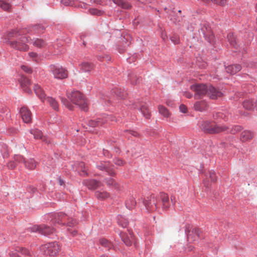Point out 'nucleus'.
<instances>
[{
    "mask_svg": "<svg viewBox=\"0 0 257 257\" xmlns=\"http://www.w3.org/2000/svg\"><path fill=\"white\" fill-rule=\"evenodd\" d=\"M20 113L23 121L25 123H29L31 121V112L26 107H22L20 110Z\"/></svg>",
    "mask_w": 257,
    "mask_h": 257,
    "instance_id": "nucleus-15",
    "label": "nucleus"
},
{
    "mask_svg": "<svg viewBox=\"0 0 257 257\" xmlns=\"http://www.w3.org/2000/svg\"><path fill=\"white\" fill-rule=\"evenodd\" d=\"M139 110L143 114V116L147 119L150 118L151 113L148 107L146 105H142Z\"/></svg>",
    "mask_w": 257,
    "mask_h": 257,
    "instance_id": "nucleus-39",
    "label": "nucleus"
},
{
    "mask_svg": "<svg viewBox=\"0 0 257 257\" xmlns=\"http://www.w3.org/2000/svg\"><path fill=\"white\" fill-rule=\"evenodd\" d=\"M114 118L112 116L104 114L102 118L98 117L96 119L90 120L88 122V125L91 127H96L103 123L108 122L109 120L113 121Z\"/></svg>",
    "mask_w": 257,
    "mask_h": 257,
    "instance_id": "nucleus-11",
    "label": "nucleus"
},
{
    "mask_svg": "<svg viewBox=\"0 0 257 257\" xmlns=\"http://www.w3.org/2000/svg\"><path fill=\"white\" fill-rule=\"evenodd\" d=\"M242 105L247 110H253L257 108V101L254 99H247L242 102Z\"/></svg>",
    "mask_w": 257,
    "mask_h": 257,
    "instance_id": "nucleus-17",
    "label": "nucleus"
},
{
    "mask_svg": "<svg viewBox=\"0 0 257 257\" xmlns=\"http://www.w3.org/2000/svg\"><path fill=\"white\" fill-rule=\"evenodd\" d=\"M242 128L241 126L238 125H234L231 128H229L227 126V130L224 132H227V133H229L231 134H235L238 132H240L242 130Z\"/></svg>",
    "mask_w": 257,
    "mask_h": 257,
    "instance_id": "nucleus-37",
    "label": "nucleus"
},
{
    "mask_svg": "<svg viewBox=\"0 0 257 257\" xmlns=\"http://www.w3.org/2000/svg\"><path fill=\"white\" fill-rule=\"evenodd\" d=\"M100 257H112L110 254H103L100 256Z\"/></svg>",
    "mask_w": 257,
    "mask_h": 257,
    "instance_id": "nucleus-63",
    "label": "nucleus"
},
{
    "mask_svg": "<svg viewBox=\"0 0 257 257\" xmlns=\"http://www.w3.org/2000/svg\"><path fill=\"white\" fill-rule=\"evenodd\" d=\"M88 11L89 13L92 15L101 16L103 13L102 11L95 8L89 9Z\"/></svg>",
    "mask_w": 257,
    "mask_h": 257,
    "instance_id": "nucleus-47",
    "label": "nucleus"
},
{
    "mask_svg": "<svg viewBox=\"0 0 257 257\" xmlns=\"http://www.w3.org/2000/svg\"><path fill=\"white\" fill-rule=\"evenodd\" d=\"M59 184L60 185L62 186L64 185V181L60 177L58 178Z\"/></svg>",
    "mask_w": 257,
    "mask_h": 257,
    "instance_id": "nucleus-59",
    "label": "nucleus"
},
{
    "mask_svg": "<svg viewBox=\"0 0 257 257\" xmlns=\"http://www.w3.org/2000/svg\"><path fill=\"white\" fill-rule=\"evenodd\" d=\"M67 96L74 104L79 106L82 110L86 111L87 106L86 100L82 93L79 91L73 90L70 93H67Z\"/></svg>",
    "mask_w": 257,
    "mask_h": 257,
    "instance_id": "nucleus-4",
    "label": "nucleus"
},
{
    "mask_svg": "<svg viewBox=\"0 0 257 257\" xmlns=\"http://www.w3.org/2000/svg\"><path fill=\"white\" fill-rule=\"evenodd\" d=\"M184 95H185L186 97L189 98H190L192 97V95L191 94H190V93H188V92H186V93L184 94Z\"/></svg>",
    "mask_w": 257,
    "mask_h": 257,
    "instance_id": "nucleus-62",
    "label": "nucleus"
},
{
    "mask_svg": "<svg viewBox=\"0 0 257 257\" xmlns=\"http://www.w3.org/2000/svg\"><path fill=\"white\" fill-rule=\"evenodd\" d=\"M50 69L55 78L63 79L68 76L67 70L59 65H51Z\"/></svg>",
    "mask_w": 257,
    "mask_h": 257,
    "instance_id": "nucleus-6",
    "label": "nucleus"
},
{
    "mask_svg": "<svg viewBox=\"0 0 257 257\" xmlns=\"http://www.w3.org/2000/svg\"><path fill=\"white\" fill-rule=\"evenodd\" d=\"M11 6L10 4L5 2L3 0H0V8L3 10L8 11L10 10Z\"/></svg>",
    "mask_w": 257,
    "mask_h": 257,
    "instance_id": "nucleus-44",
    "label": "nucleus"
},
{
    "mask_svg": "<svg viewBox=\"0 0 257 257\" xmlns=\"http://www.w3.org/2000/svg\"><path fill=\"white\" fill-rule=\"evenodd\" d=\"M119 236L123 242L127 246H131L134 240V234L132 231H128L127 233L124 232H121Z\"/></svg>",
    "mask_w": 257,
    "mask_h": 257,
    "instance_id": "nucleus-12",
    "label": "nucleus"
},
{
    "mask_svg": "<svg viewBox=\"0 0 257 257\" xmlns=\"http://www.w3.org/2000/svg\"><path fill=\"white\" fill-rule=\"evenodd\" d=\"M18 253L24 255H31V252L26 248L23 247H18L16 250Z\"/></svg>",
    "mask_w": 257,
    "mask_h": 257,
    "instance_id": "nucleus-42",
    "label": "nucleus"
},
{
    "mask_svg": "<svg viewBox=\"0 0 257 257\" xmlns=\"http://www.w3.org/2000/svg\"><path fill=\"white\" fill-rule=\"evenodd\" d=\"M81 8H83L84 9H87L88 5L86 3H82L80 5Z\"/></svg>",
    "mask_w": 257,
    "mask_h": 257,
    "instance_id": "nucleus-60",
    "label": "nucleus"
},
{
    "mask_svg": "<svg viewBox=\"0 0 257 257\" xmlns=\"http://www.w3.org/2000/svg\"><path fill=\"white\" fill-rule=\"evenodd\" d=\"M95 197L99 200H103L109 197V194L106 191H96L95 192Z\"/></svg>",
    "mask_w": 257,
    "mask_h": 257,
    "instance_id": "nucleus-38",
    "label": "nucleus"
},
{
    "mask_svg": "<svg viewBox=\"0 0 257 257\" xmlns=\"http://www.w3.org/2000/svg\"><path fill=\"white\" fill-rule=\"evenodd\" d=\"M130 36L128 35L121 37L120 38L121 43L122 44V46L118 48V50L119 53H123L124 51L125 48L129 46V45L131 44V42L128 40Z\"/></svg>",
    "mask_w": 257,
    "mask_h": 257,
    "instance_id": "nucleus-21",
    "label": "nucleus"
},
{
    "mask_svg": "<svg viewBox=\"0 0 257 257\" xmlns=\"http://www.w3.org/2000/svg\"><path fill=\"white\" fill-rule=\"evenodd\" d=\"M242 68L239 64H232L225 67L226 71L231 75H234L238 72Z\"/></svg>",
    "mask_w": 257,
    "mask_h": 257,
    "instance_id": "nucleus-20",
    "label": "nucleus"
},
{
    "mask_svg": "<svg viewBox=\"0 0 257 257\" xmlns=\"http://www.w3.org/2000/svg\"><path fill=\"white\" fill-rule=\"evenodd\" d=\"M144 205L148 211H154L157 209V204L154 200H145L143 202Z\"/></svg>",
    "mask_w": 257,
    "mask_h": 257,
    "instance_id": "nucleus-26",
    "label": "nucleus"
},
{
    "mask_svg": "<svg viewBox=\"0 0 257 257\" xmlns=\"http://www.w3.org/2000/svg\"><path fill=\"white\" fill-rule=\"evenodd\" d=\"M94 65L92 63L84 62L80 65V71L82 72H89L93 69Z\"/></svg>",
    "mask_w": 257,
    "mask_h": 257,
    "instance_id": "nucleus-24",
    "label": "nucleus"
},
{
    "mask_svg": "<svg viewBox=\"0 0 257 257\" xmlns=\"http://www.w3.org/2000/svg\"><path fill=\"white\" fill-rule=\"evenodd\" d=\"M28 230L31 232H38L51 238H55L56 236L55 229L52 227L45 224L33 225L28 228Z\"/></svg>",
    "mask_w": 257,
    "mask_h": 257,
    "instance_id": "nucleus-3",
    "label": "nucleus"
},
{
    "mask_svg": "<svg viewBox=\"0 0 257 257\" xmlns=\"http://www.w3.org/2000/svg\"><path fill=\"white\" fill-rule=\"evenodd\" d=\"M47 103L54 110H58L59 109V104L55 98L46 96L45 99V102Z\"/></svg>",
    "mask_w": 257,
    "mask_h": 257,
    "instance_id": "nucleus-23",
    "label": "nucleus"
},
{
    "mask_svg": "<svg viewBox=\"0 0 257 257\" xmlns=\"http://www.w3.org/2000/svg\"><path fill=\"white\" fill-rule=\"evenodd\" d=\"M100 1H98V0H97V1H95V0H94L93 1V3H96L97 4H100Z\"/></svg>",
    "mask_w": 257,
    "mask_h": 257,
    "instance_id": "nucleus-64",
    "label": "nucleus"
},
{
    "mask_svg": "<svg viewBox=\"0 0 257 257\" xmlns=\"http://www.w3.org/2000/svg\"><path fill=\"white\" fill-rule=\"evenodd\" d=\"M113 162L117 166H121L124 164V162L118 158L113 159Z\"/></svg>",
    "mask_w": 257,
    "mask_h": 257,
    "instance_id": "nucleus-49",
    "label": "nucleus"
},
{
    "mask_svg": "<svg viewBox=\"0 0 257 257\" xmlns=\"http://www.w3.org/2000/svg\"><path fill=\"white\" fill-rule=\"evenodd\" d=\"M21 69L27 74H31L32 72V69L26 65H22Z\"/></svg>",
    "mask_w": 257,
    "mask_h": 257,
    "instance_id": "nucleus-51",
    "label": "nucleus"
},
{
    "mask_svg": "<svg viewBox=\"0 0 257 257\" xmlns=\"http://www.w3.org/2000/svg\"><path fill=\"white\" fill-rule=\"evenodd\" d=\"M160 198L162 200L163 209L167 210L170 205L168 195L165 193H161L160 194Z\"/></svg>",
    "mask_w": 257,
    "mask_h": 257,
    "instance_id": "nucleus-22",
    "label": "nucleus"
},
{
    "mask_svg": "<svg viewBox=\"0 0 257 257\" xmlns=\"http://www.w3.org/2000/svg\"><path fill=\"white\" fill-rule=\"evenodd\" d=\"M112 93L120 99H124L127 95L126 92L121 91V89L117 87L112 90Z\"/></svg>",
    "mask_w": 257,
    "mask_h": 257,
    "instance_id": "nucleus-29",
    "label": "nucleus"
},
{
    "mask_svg": "<svg viewBox=\"0 0 257 257\" xmlns=\"http://www.w3.org/2000/svg\"><path fill=\"white\" fill-rule=\"evenodd\" d=\"M17 253H18L17 251V252H12V253L10 254V255L12 257L19 256V255L17 254Z\"/></svg>",
    "mask_w": 257,
    "mask_h": 257,
    "instance_id": "nucleus-61",
    "label": "nucleus"
},
{
    "mask_svg": "<svg viewBox=\"0 0 257 257\" xmlns=\"http://www.w3.org/2000/svg\"><path fill=\"white\" fill-rule=\"evenodd\" d=\"M171 41L175 44H178L180 42L179 38L176 36H173L170 38Z\"/></svg>",
    "mask_w": 257,
    "mask_h": 257,
    "instance_id": "nucleus-54",
    "label": "nucleus"
},
{
    "mask_svg": "<svg viewBox=\"0 0 257 257\" xmlns=\"http://www.w3.org/2000/svg\"><path fill=\"white\" fill-rule=\"evenodd\" d=\"M62 103L65 105V106L68 108L70 110H72L73 109L74 106L73 105L70 103L69 101L65 98L62 97L61 98Z\"/></svg>",
    "mask_w": 257,
    "mask_h": 257,
    "instance_id": "nucleus-45",
    "label": "nucleus"
},
{
    "mask_svg": "<svg viewBox=\"0 0 257 257\" xmlns=\"http://www.w3.org/2000/svg\"><path fill=\"white\" fill-rule=\"evenodd\" d=\"M19 81L23 90L28 93H32V90L29 88V86L31 84L30 80L24 75H20Z\"/></svg>",
    "mask_w": 257,
    "mask_h": 257,
    "instance_id": "nucleus-13",
    "label": "nucleus"
},
{
    "mask_svg": "<svg viewBox=\"0 0 257 257\" xmlns=\"http://www.w3.org/2000/svg\"><path fill=\"white\" fill-rule=\"evenodd\" d=\"M61 4L65 6H72V1L70 0H61Z\"/></svg>",
    "mask_w": 257,
    "mask_h": 257,
    "instance_id": "nucleus-55",
    "label": "nucleus"
},
{
    "mask_svg": "<svg viewBox=\"0 0 257 257\" xmlns=\"http://www.w3.org/2000/svg\"><path fill=\"white\" fill-rule=\"evenodd\" d=\"M117 222L119 225L123 228H125L128 225V221L122 215H118L117 217Z\"/></svg>",
    "mask_w": 257,
    "mask_h": 257,
    "instance_id": "nucleus-36",
    "label": "nucleus"
},
{
    "mask_svg": "<svg viewBox=\"0 0 257 257\" xmlns=\"http://www.w3.org/2000/svg\"><path fill=\"white\" fill-rule=\"evenodd\" d=\"M99 242L102 246L107 248L108 250L110 249L112 246L111 242L104 238H100Z\"/></svg>",
    "mask_w": 257,
    "mask_h": 257,
    "instance_id": "nucleus-40",
    "label": "nucleus"
},
{
    "mask_svg": "<svg viewBox=\"0 0 257 257\" xmlns=\"http://www.w3.org/2000/svg\"><path fill=\"white\" fill-rule=\"evenodd\" d=\"M78 172L79 175L81 176H87V170L86 169L84 163L83 162H80L79 163Z\"/></svg>",
    "mask_w": 257,
    "mask_h": 257,
    "instance_id": "nucleus-35",
    "label": "nucleus"
},
{
    "mask_svg": "<svg viewBox=\"0 0 257 257\" xmlns=\"http://www.w3.org/2000/svg\"><path fill=\"white\" fill-rule=\"evenodd\" d=\"M209 176L212 181L215 182L216 181V174L214 171H211L209 172Z\"/></svg>",
    "mask_w": 257,
    "mask_h": 257,
    "instance_id": "nucleus-53",
    "label": "nucleus"
},
{
    "mask_svg": "<svg viewBox=\"0 0 257 257\" xmlns=\"http://www.w3.org/2000/svg\"><path fill=\"white\" fill-rule=\"evenodd\" d=\"M204 37L209 43L210 44L212 43L214 38V36L212 35H209L208 36L207 34H204Z\"/></svg>",
    "mask_w": 257,
    "mask_h": 257,
    "instance_id": "nucleus-50",
    "label": "nucleus"
},
{
    "mask_svg": "<svg viewBox=\"0 0 257 257\" xmlns=\"http://www.w3.org/2000/svg\"><path fill=\"white\" fill-rule=\"evenodd\" d=\"M51 218V221L53 224H61L63 225L66 224L68 226H71L72 223L67 221L68 219V217L67 214L63 212H57L51 213L49 215Z\"/></svg>",
    "mask_w": 257,
    "mask_h": 257,
    "instance_id": "nucleus-5",
    "label": "nucleus"
},
{
    "mask_svg": "<svg viewBox=\"0 0 257 257\" xmlns=\"http://www.w3.org/2000/svg\"><path fill=\"white\" fill-rule=\"evenodd\" d=\"M15 160L18 163H23L25 168L30 170L34 169L36 167L35 161L32 158L26 160L23 156L21 155H15Z\"/></svg>",
    "mask_w": 257,
    "mask_h": 257,
    "instance_id": "nucleus-10",
    "label": "nucleus"
},
{
    "mask_svg": "<svg viewBox=\"0 0 257 257\" xmlns=\"http://www.w3.org/2000/svg\"><path fill=\"white\" fill-rule=\"evenodd\" d=\"M31 133L33 135L34 138L36 139L42 138V133L38 129H35L31 131Z\"/></svg>",
    "mask_w": 257,
    "mask_h": 257,
    "instance_id": "nucleus-43",
    "label": "nucleus"
},
{
    "mask_svg": "<svg viewBox=\"0 0 257 257\" xmlns=\"http://www.w3.org/2000/svg\"><path fill=\"white\" fill-rule=\"evenodd\" d=\"M45 27L42 24L31 25L26 28L19 30H13L8 34L10 39H16L15 40H9L8 43L13 49L20 51H26L29 49V46L27 44L28 38L25 36L27 33L32 34H41L44 32Z\"/></svg>",
    "mask_w": 257,
    "mask_h": 257,
    "instance_id": "nucleus-1",
    "label": "nucleus"
},
{
    "mask_svg": "<svg viewBox=\"0 0 257 257\" xmlns=\"http://www.w3.org/2000/svg\"><path fill=\"white\" fill-rule=\"evenodd\" d=\"M82 184L90 190H95L100 186L99 181L92 179L84 180Z\"/></svg>",
    "mask_w": 257,
    "mask_h": 257,
    "instance_id": "nucleus-16",
    "label": "nucleus"
},
{
    "mask_svg": "<svg viewBox=\"0 0 257 257\" xmlns=\"http://www.w3.org/2000/svg\"><path fill=\"white\" fill-rule=\"evenodd\" d=\"M21 163H18L17 161L15 160V156L14 157V160L11 161L8 163V167L9 169H15L18 164H20Z\"/></svg>",
    "mask_w": 257,
    "mask_h": 257,
    "instance_id": "nucleus-48",
    "label": "nucleus"
},
{
    "mask_svg": "<svg viewBox=\"0 0 257 257\" xmlns=\"http://www.w3.org/2000/svg\"><path fill=\"white\" fill-rule=\"evenodd\" d=\"M136 205V201L135 198L131 196L129 197L125 201V206L129 210L133 209Z\"/></svg>",
    "mask_w": 257,
    "mask_h": 257,
    "instance_id": "nucleus-32",
    "label": "nucleus"
},
{
    "mask_svg": "<svg viewBox=\"0 0 257 257\" xmlns=\"http://www.w3.org/2000/svg\"><path fill=\"white\" fill-rule=\"evenodd\" d=\"M96 167L100 171L106 172L110 176H114L116 174L114 166L109 162H100L96 165Z\"/></svg>",
    "mask_w": 257,
    "mask_h": 257,
    "instance_id": "nucleus-9",
    "label": "nucleus"
},
{
    "mask_svg": "<svg viewBox=\"0 0 257 257\" xmlns=\"http://www.w3.org/2000/svg\"><path fill=\"white\" fill-rule=\"evenodd\" d=\"M41 249L44 251L46 255L54 256L58 253L59 247L57 242H52L42 245Z\"/></svg>",
    "mask_w": 257,
    "mask_h": 257,
    "instance_id": "nucleus-7",
    "label": "nucleus"
},
{
    "mask_svg": "<svg viewBox=\"0 0 257 257\" xmlns=\"http://www.w3.org/2000/svg\"><path fill=\"white\" fill-rule=\"evenodd\" d=\"M201 130L205 133L214 134L224 132L227 130V126L216 124L212 121L202 120L199 122Z\"/></svg>",
    "mask_w": 257,
    "mask_h": 257,
    "instance_id": "nucleus-2",
    "label": "nucleus"
},
{
    "mask_svg": "<svg viewBox=\"0 0 257 257\" xmlns=\"http://www.w3.org/2000/svg\"><path fill=\"white\" fill-rule=\"evenodd\" d=\"M180 111L183 113H186L187 110L186 106L184 104H181L179 106Z\"/></svg>",
    "mask_w": 257,
    "mask_h": 257,
    "instance_id": "nucleus-56",
    "label": "nucleus"
},
{
    "mask_svg": "<svg viewBox=\"0 0 257 257\" xmlns=\"http://www.w3.org/2000/svg\"><path fill=\"white\" fill-rule=\"evenodd\" d=\"M223 93L211 85H208L207 96L212 99H215L218 97H221Z\"/></svg>",
    "mask_w": 257,
    "mask_h": 257,
    "instance_id": "nucleus-14",
    "label": "nucleus"
},
{
    "mask_svg": "<svg viewBox=\"0 0 257 257\" xmlns=\"http://www.w3.org/2000/svg\"><path fill=\"white\" fill-rule=\"evenodd\" d=\"M227 38L230 44L235 48H237L238 45H237V43L235 37L234 36L233 34L232 33H229L227 36Z\"/></svg>",
    "mask_w": 257,
    "mask_h": 257,
    "instance_id": "nucleus-33",
    "label": "nucleus"
},
{
    "mask_svg": "<svg viewBox=\"0 0 257 257\" xmlns=\"http://www.w3.org/2000/svg\"><path fill=\"white\" fill-rule=\"evenodd\" d=\"M195 110L203 111L207 109V104L204 101H197L194 105Z\"/></svg>",
    "mask_w": 257,
    "mask_h": 257,
    "instance_id": "nucleus-25",
    "label": "nucleus"
},
{
    "mask_svg": "<svg viewBox=\"0 0 257 257\" xmlns=\"http://www.w3.org/2000/svg\"><path fill=\"white\" fill-rule=\"evenodd\" d=\"M29 55L32 58H36L38 56V54L36 52H30Z\"/></svg>",
    "mask_w": 257,
    "mask_h": 257,
    "instance_id": "nucleus-57",
    "label": "nucleus"
},
{
    "mask_svg": "<svg viewBox=\"0 0 257 257\" xmlns=\"http://www.w3.org/2000/svg\"><path fill=\"white\" fill-rule=\"evenodd\" d=\"M158 109L159 113L165 117H168L170 116V113L168 110L163 105H159Z\"/></svg>",
    "mask_w": 257,
    "mask_h": 257,
    "instance_id": "nucleus-41",
    "label": "nucleus"
},
{
    "mask_svg": "<svg viewBox=\"0 0 257 257\" xmlns=\"http://www.w3.org/2000/svg\"><path fill=\"white\" fill-rule=\"evenodd\" d=\"M113 2L124 9H129L131 5L127 2L123 0H112Z\"/></svg>",
    "mask_w": 257,
    "mask_h": 257,
    "instance_id": "nucleus-34",
    "label": "nucleus"
},
{
    "mask_svg": "<svg viewBox=\"0 0 257 257\" xmlns=\"http://www.w3.org/2000/svg\"><path fill=\"white\" fill-rule=\"evenodd\" d=\"M105 182L106 185L111 188L117 189L118 188V183L111 178H107L105 179Z\"/></svg>",
    "mask_w": 257,
    "mask_h": 257,
    "instance_id": "nucleus-28",
    "label": "nucleus"
},
{
    "mask_svg": "<svg viewBox=\"0 0 257 257\" xmlns=\"http://www.w3.org/2000/svg\"><path fill=\"white\" fill-rule=\"evenodd\" d=\"M253 137V134L250 131H244L240 134V140L242 142L247 141L251 139Z\"/></svg>",
    "mask_w": 257,
    "mask_h": 257,
    "instance_id": "nucleus-27",
    "label": "nucleus"
},
{
    "mask_svg": "<svg viewBox=\"0 0 257 257\" xmlns=\"http://www.w3.org/2000/svg\"><path fill=\"white\" fill-rule=\"evenodd\" d=\"M103 155L105 157H106L109 158V157H111V155H110L109 154V152L107 150L103 149Z\"/></svg>",
    "mask_w": 257,
    "mask_h": 257,
    "instance_id": "nucleus-58",
    "label": "nucleus"
},
{
    "mask_svg": "<svg viewBox=\"0 0 257 257\" xmlns=\"http://www.w3.org/2000/svg\"><path fill=\"white\" fill-rule=\"evenodd\" d=\"M62 103L65 105V106L68 108L70 110H72L73 109L74 106L73 105L70 103L69 101L65 98L62 97L61 98Z\"/></svg>",
    "mask_w": 257,
    "mask_h": 257,
    "instance_id": "nucleus-46",
    "label": "nucleus"
},
{
    "mask_svg": "<svg viewBox=\"0 0 257 257\" xmlns=\"http://www.w3.org/2000/svg\"><path fill=\"white\" fill-rule=\"evenodd\" d=\"M34 90L36 95L41 99L43 102H44L46 95L42 88L38 84H35L34 86Z\"/></svg>",
    "mask_w": 257,
    "mask_h": 257,
    "instance_id": "nucleus-19",
    "label": "nucleus"
},
{
    "mask_svg": "<svg viewBox=\"0 0 257 257\" xmlns=\"http://www.w3.org/2000/svg\"><path fill=\"white\" fill-rule=\"evenodd\" d=\"M124 133L126 134L131 135L134 137L139 136V134L137 132L133 131V130H126L124 131Z\"/></svg>",
    "mask_w": 257,
    "mask_h": 257,
    "instance_id": "nucleus-52",
    "label": "nucleus"
},
{
    "mask_svg": "<svg viewBox=\"0 0 257 257\" xmlns=\"http://www.w3.org/2000/svg\"><path fill=\"white\" fill-rule=\"evenodd\" d=\"M199 229L197 228H195L192 229L191 232L187 234V239L189 242L195 241L200 237L199 236Z\"/></svg>",
    "mask_w": 257,
    "mask_h": 257,
    "instance_id": "nucleus-18",
    "label": "nucleus"
},
{
    "mask_svg": "<svg viewBox=\"0 0 257 257\" xmlns=\"http://www.w3.org/2000/svg\"><path fill=\"white\" fill-rule=\"evenodd\" d=\"M112 93L120 99H124L127 95L126 92L121 91V89L117 87L112 90Z\"/></svg>",
    "mask_w": 257,
    "mask_h": 257,
    "instance_id": "nucleus-30",
    "label": "nucleus"
},
{
    "mask_svg": "<svg viewBox=\"0 0 257 257\" xmlns=\"http://www.w3.org/2000/svg\"><path fill=\"white\" fill-rule=\"evenodd\" d=\"M191 89L195 92V97L199 99L205 95H207L208 85L204 84H195L192 85Z\"/></svg>",
    "mask_w": 257,
    "mask_h": 257,
    "instance_id": "nucleus-8",
    "label": "nucleus"
},
{
    "mask_svg": "<svg viewBox=\"0 0 257 257\" xmlns=\"http://www.w3.org/2000/svg\"><path fill=\"white\" fill-rule=\"evenodd\" d=\"M33 45L37 48H42L46 46V43L45 41L39 38L34 39L32 41Z\"/></svg>",
    "mask_w": 257,
    "mask_h": 257,
    "instance_id": "nucleus-31",
    "label": "nucleus"
}]
</instances>
